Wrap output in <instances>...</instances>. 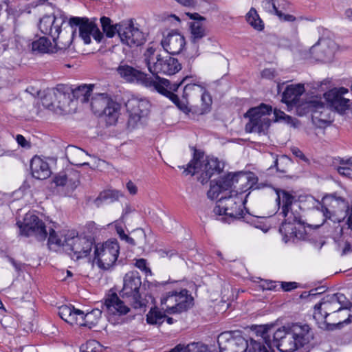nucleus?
<instances>
[{
	"label": "nucleus",
	"mask_w": 352,
	"mask_h": 352,
	"mask_svg": "<svg viewBox=\"0 0 352 352\" xmlns=\"http://www.w3.org/2000/svg\"><path fill=\"white\" fill-rule=\"evenodd\" d=\"M340 164L341 166L337 168L339 174L352 179V157L348 159H341Z\"/></svg>",
	"instance_id": "obj_43"
},
{
	"label": "nucleus",
	"mask_w": 352,
	"mask_h": 352,
	"mask_svg": "<svg viewBox=\"0 0 352 352\" xmlns=\"http://www.w3.org/2000/svg\"><path fill=\"white\" fill-rule=\"evenodd\" d=\"M254 175L252 173L246 174L243 172L235 173H228L223 177L219 182L225 192V195H229L231 190H235L236 184L239 182H246L253 179Z\"/></svg>",
	"instance_id": "obj_26"
},
{
	"label": "nucleus",
	"mask_w": 352,
	"mask_h": 352,
	"mask_svg": "<svg viewBox=\"0 0 352 352\" xmlns=\"http://www.w3.org/2000/svg\"><path fill=\"white\" fill-rule=\"evenodd\" d=\"M192 302L193 298L186 289L167 292L161 299L162 309L169 314L188 310L192 305Z\"/></svg>",
	"instance_id": "obj_11"
},
{
	"label": "nucleus",
	"mask_w": 352,
	"mask_h": 352,
	"mask_svg": "<svg viewBox=\"0 0 352 352\" xmlns=\"http://www.w3.org/2000/svg\"><path fill=\"white\" fill-rule=\"evenodd\" d=\"M291 164L290 159L286 156H281L279 159H276L274 161V166L276 168L277 171L282 173H287L288 167Z\"/></svg>",
	"instance_id": "obj_51"
},
{
	"label": "nucleus",
	"mask_w": 352,
	"mask_h": 352,
	"mask_svg": "<svg viewBox=\"0 0 352 352\" xmlns=\"http://www.w3.org/2000/svg\"><path fill=\"white\" fill-rule=\"evenodd\" d=\"M69 25L71 27H78L80 36L84 41L85 44L91 43V36L96 41L100 42L103 34L100 31L97 25L92 21H89L88 19L74 16L69 19Z\"/></svg>",
	"instance_id": "obj_17"
},
{
	"label": "nucleus",
	"mask_w": 352,
	"mask_h": 352,
	"mask_svg": "<svg viewBox=\"0 0 352 352\" xmlns=\"http://www.w3.org/2000/svg\"><path fill=\"white\" fill-rule=\"evenodd\" d=\"M1 326L7 331L8 334H13L16 327V319L11 316H3L1 319Z\"/></svg>",
	"instance_id": "obj_48"
},
{
	"label": "nucleus",
	"mask_w": 352,
	"mask_h": 352,
	"mask_svg": "<svg viewBox=\"0 0 352 352\" xmlns=\"http://www.w3.org/2000/svg\"><path fill=\"white\" fill-rule=\"evenodd\" d=\"M116 228L117 233L119 234L120 237L122 239H124L125 237H126V234L124 233V231L121 226H118L116 224Z\"/></svg>",
	"instance_id": "obj_64"
},
{
	"label": "nucleus",
	"mask_w": 352,
	"mask_h": 352,
	"mask_svg": "<svg viewBox=\"0 0 352 352\" xmlns=\"http://www.w3.org/2000/svg\"><path fill=\"white\" fill-rule=\"evenodd\" d=\"M8 0H5L4 3L7 5V8L6 9V12L8 14V19H10L12 23H14L16 21L17 10L14 8H12L8 6Z\"/></svg>",
	"instance_id": "obj_54"
},
{
	"label": "nucleus",
	"mask_w": 352,
	"mask_h": 352,
	"mask_svg": "<svg viewBox=\"0 0 352 352\" xmlns=\"http://www.w3.org/2000/svg\"><path fill=\"white\" fill-rule=\"evenodd\" d=\"M161 45L164 50L170 54H178L185 47L184 36L177 31L172 30L164 36Z\"/></svg>",
	"instance_id": "obj_24"
},
{
	"label": "nucleus",
	"mask_w": 352,
	"mask_h": 352,
	"mask_svg": "<svg viewBox=\"0 0 352 352\" xmlns=\"http://www.w3.org/2000/svg\"><path fill=\"white\" fill-rule=\"evenodd\" d=\"M248 196V194L244 195L243 190H231L229 195H221L214 212L234 219H241L243 217V208Z\"/></svg>",
	"instance_id": "obj_6"
},
{
	"label": "nucleus",
	"mask_w": 352,
	"mask_h": 352,
	"mask_svg": "<svg viewBox=\"0 0 352 352\" xmlns=\"http://www.w3.org/2000/svg\"><path fill=\"white\" fill-rule=\"evenodd\" d=\"M304 92L305 87L303 84L288 85L283 94L282 101L287 104L302 107L305 109L306 102L304 104L300 100V97Z\"/></svg>",
	"instance_id": "obj_27"
},
{
	"label": "nucleus",
	"mask_w": 352,
	"mask_h": 352,
	"mask_svg": "<svg viewBox=\"0 0 352 352\" xmlns=\"http://www.w3.org/2000/svg\"><path fill=\"white\" fill-rule=\"evenodd\" d=\"M104 307L110 315L122 316L130 311L129 307L120 299L116 293L111 294L105 299Z\"/></svg>",
	"instance_id": "obj_29"
},
{
	"label": "nucleus",
	"mask_w": 352,
	"mask_h": 352,
	"mask_svg": "<svg viewBox=\"0 0 352 352\" xmlns=\"http://www.w3.org/2000/svg\"><path fill=\"white\" fill-rule=\"evenodd\" d=\"M56 226L47 227L48 245L51 246L55 245L58 247H63L65 248L66 243H65V236L67 234V231L58 232L56 230Z\"/></svg>",
	"instance_id": "obj_36"
},
{
	"label": "nucleus",
	"mask_w": 352,
	"mask_h": 352,
	"mask_svg": "<svg viewBox=\"0 0 352 352\" xmlns=\"http://www.w3.org/2000/svg\"><path fill=\"white\" fill-rule=\"evenodd\" d=\"M129 113L128 127L133 129L138 125L142 118L148 114L150 104L144 99L131 98L125 104Z\"/></svg>",
	"instance_id": "obj_18"
},
{
	"label": "nucleus",
	"mask_w": 352,
	"mask_h": 352,
	"mask_svg": "<svg viewBox=\"0 0 352 352\" xmlns=\"http://www.w3.org/2000/svg\"><path fill=\"white\" fill-rule=\"evenodd\" d=\"M217 342L220 352H246L250 347L248 340L238 331L221 333Z\"/></svg>",
	"instance_id": "obj_15"
},
{
	"label": "nucleus",
	"mask_w": 352,
	"mask_h": 352,
	"mask_svg": "<svg viewBox=\"0 0 352 352\" xmlns=\"http://www.w3.org/2000/svg\"><path fill=\"white\" fill-rule=\"evenodd\" d=\"M123 282V287L120 293L122 297L127 298L134 309L146 307V302L142 298L140 293L142 281L139 273L138 272L126 273Z\"/></svg>",
	"instance_id": "obj_10"
},
{
	"label": "nucleus",
	"mask_w": 352,
	"mask_h": 352,
	"mask_svg": "<svg viewBox=\"0 0 352 352\" xmlns=\"http://www.w3.org/2000/svg\"><path fill=\"white\" fill-rule=\"evenodd\" d=\"M281 288L286 292H289L297 287L296 282H281Z\"/></svg>",
	"instance_id": "obj_57"
},
{
	"label": "nucleus",
	"mask_w": 352,
	"mask_h": 352,
	"mask_svg": "<svg viewBox=\"0 0 352 352\" xmlns=\"http://www.w3.org/2000/svg\"><path fill=\"white\" fill-rule=\"evenodd\" d=\"M30 170L33 177L41 180L47 179L52 174L47 162L37 155H35L31 160Z\"/></svg>",
	"instance_id": "obj_28"
},
{
	"label": "nucleus",
	"mask_w": 352,
	"mask_h": 352,
	"mask_svg": "<svg viewBox=\"0 0 352 352\" xmlns=\"http://www.w3.org/2000/svg\"><path fill=\"white\" fill-rule=\"evenodd\" d=\"M276 15L278 16L281 21L284 22H294L296 19L294 15L285 14L283 12H279V14Z\"/></svg>",
	"instance_id": "obj_56"
},
{
	"label": "nucleus",
	"mask_w": 352,
	"mask_h": 352,
	"mask_svg": "<svg viewBox=\"0 0 352 352\" xmlns=\"http://www.w3.org/2000/svg\"><path fill=\"white\" fill-rule=\"evenodd\" d=\"M166 316L157 308L151 309L146 316L147 322L151 324H161L165 320Z\"/></svg>",
	"instance_id": "obj_44"
},
{
	"label": "nucleus",
	"mask_w": 352,
	"mask_h": 352,
	"mask_svg": "<svg viewBox=\"0 0 352 352\" xmlns=\"http://www.w3.org/2000/svg\"><path fill=\"white\" fill-rule=\"evenodd\" d=\"M65 154L67 158L72 164L76 166H85L89 164L87 162H85L88 153L78 147L68 146L66 148Z\"/></svg>",
	"instance_id": "obj_32"
},
{
	"label": "nucleus",
	"mask_w": 352,
	"mask_h": 352,
	"mask_svg": "<svg viewBox=\"0 0 352 352\" xmlns=\"http://www.w3.org/2000/svg\"><path fill=\"white\" fill-rule=\"evenodd\" d=\"M263 78L271 79L275 76V70L273 69H265L261 73Z\"/></svg>",
	"instance_id": "obj_59"
},
{
	"label": "nucleus",
	"mask_w": 352,
	"mask_h": 352,
	"mask_svg": "<svg viewBox=\"0 0 352 352\" xmlns=\"http://www.w3.org/2000/svg\"><path fill=\"white\" fill-rule=\"evenodd\" d=\"M324 201H329V207L322 206V212L327 219L334 223H340L345 219L348 205L342 198L332 196L325 198Z\"/></svg>",
	"instance_id": "obj_20"
},
{
	"label": "nucleus",
	"mask_w": 352,
	"mask_h": 352,
	"mask_svg": "<svg viewBox=\"0 0 352 352\" xmlns=\"http://www.w3.org/2000/svg\"><path fill=\"white\" fill-rule=\"evenodd\" d=\"M32 50L34 52L45 54L56 52V47L50 40L45 36L38 38L32 41Z\"/></svg>",
	"instance_id": "obj_35"
},
{
	"label": "nucleus",
	"mask_w": 352,
	"mask_h": 352,
	"mask_svg": "<svg viewBox=\"0 0 352 352\" xmlns=\"http://www.w3.org/2000/svg\"><path fill=\"white\" fill-rule=\"evenodd\" d=\"M72 40V35L70 33L63 32L61 35L58 34L56 41L53 40L56 52L59 50L67 57H74V52L70 48Z\"/></svg>",
	"instance_id": "obj_31"
},
{
	"label": "nucleus",
	"mask_w": 352,
	"mask_h": 352,
	"mask_svg": "<svg viewBox=\"0 0 352 352\" xmlns=\"http://www.w3.org/2000/svg\"><path fill=\"white\" fill-rule=\"evenodd\" d=\"M225 195V192L223 190L219 182L210 181V189L208 191V197L212 199H219V195Z\"/></svg>",
	"instance_id": "obj_47"
},
{
	"label": "nucleus",
	"mask_w": 352,
	"mask_h": 352,
	"mask_svg": "<svg viewBox=\"0 0 352 352\" xmlns=\"http://www.w3.org/2000/svg\"><path fill=\"white\" fill-rule=\"evenodd\" d=\"M329 296H330L331 302L336 304L338 307H342V311L349 308L350 302L347 300L346 296L344 294L337 293Z\"/></svg>",
	"instance_id": "obj_50"
},
{
	"label": "nucleus",
	"mask_w": 352,
	"mask_h": 352,
	"mask_svg": "<svg viewBox=\"0 0 352 352\" xmlns=\"http://www.w3.org/2000/svg\"><path fill=\"white\" fill-rule=\"evenodd\" d=\"M274 0H264L262 2V6L263 8L270 12L275 14V5Z\"/></svg>",
	"instance_id": "obj_55"
},
{
	"label": "nucleus",
	"mask_w": 352,
	"mask_h": 352,
	"mask_svg": "<svg viewBox=\"0 0 352 352\" xmlns=\"http://www.w3.org/2000/svg\"><path fill=\"white\" fill-rule=\"evenodd\" d=\"M272 111V107L265 104L250 109L244 115L245 118H249V122L245 125V131L265 133L270 126L271 122L268 116Z\"/></svg>",
	"instance_id": "obj_9"
},
{
	"label": "nucleus",
	"mask_w": 352,
	"mask_h": 352,
	"mask_svg": "<svg viewBox=\"0 0 352 352\" xmlns=\"http://www.w3.org/2000/svg\"><path fill=\"white\" fill-rule=\"evenodd\" d=\"M96 346H99V344L95 341L88 342L86 344L87 349L91 348V351H88L89 352H97Z\"/></svg>",
	"instance_id": "obj_62"
},
{
	"label": "nucleus",
	"mask_w": 352,
	"mask_h": 352,
	"mask_svg": "<svg viewBox=\"0 0 352 352\" xmlns=\"http://www.w3.org/2000/svg\"><path fill=\"white\" fill-rule=\"evenodd\" d=\"M122 194L116 190H104L100 193L98 197L94 200V204L99 207L103 202H113L118 199Z\"/></svg>",
	"instance_id": "obj_38"
},
{
	"label": "nucleus",
	"mask_w": 352,
	"mask_h": 352,
	"mask_svg": "<svg viewBox=\"0 0 352 352\" xmlns=\"http://www.w3.org/2000/svg\"><path fill=\"white\" fill-rule=\"evenodd\" d=\"M246 21L254 29L261 31L264 28V23L259 17L256 10L252 8L246 14Z\"/></svg>",
	"instance_id": "obj_41"
},
{
	"label": "nucleus",
	"mask_w": 352,
	"mask_h": 352,
	"mask_svg": "<svg viewBox=\"0 0 352 352\" xmlns=\"http://www.w3.org/2000/svg\"><path fill=\"white\" fill-rule=\"evenodd\" d=\"M120 252L117 241L109 240L95 246L94 263L104 270L111 269L116 263Z\"/></svg>",
	"instance_id": "obj_12"
},
{
	"label": "nucleus",
	"mask_w": 352,
	"mask_h": 352,
	"mask_svg": "<svg viewBox=\"0 0 352 352\" xmlns=\"http://www.w3.org/2000/svg\"><path fill=\"white\" fill-rule=\"evenodd\" d=\"M64 23L65 19L62 16L45 15L40 19L38 28L42 33L51 36L56 41L61 33V27Z\"/></svg>",
	"instance_id": "obj_23"
},
{
	"label": "nucleus",
	"mask_w": 352,
	"mask_h": 352,
	"mask_svg": "<svg viewBox=\"0 0 352 352\" xmlns=\"http://www.w3.org/2000/svg\"><path fill=\"white\" fill-rule=\"evenodd\" d=\"M100 23L102 25L103 32L109 38L114 36L116 33L118 34L119 26L121 23L116 24L115 25L111 24V19L106 16H102L100 19Z\"/></svg>",
	"instance_id": "obj_42"
},
{
	"label": "nucleus",
	"mask_w": 352,
	"mask_h": 352,
	"mask_svg": "<svg viewBox=\"0 0 352 352\" xmlns=\"http://www.w3.org/2000/svg\"><path fill=\"white\" fill-rule=\"evenodd\" d=\"M322 307L323 306L321 302L314 306L313 317L319 328L324 330L332 331L336 328H340L342 324H349L351 322V315L349 314L348 318L342 321L339 320L338 322L332 323L327 322L326 318L328 316L323 312Z\"/></svg>",
	"instance_id": "obj_25"
},
{
	"label": "nucleus",
	"mask_w": 352,
	"mask_h": 352,
	"mask_svg": "<svg viewBox=\"0 0 352 352\" xmlns=\"http://www.w3.org/2000/svg\"><path fill=\"white\" fill-rule=\"evenodd\" d=\"M16 140L19 145L23 148H30V144L29 142L26 140V139L22 135H17L16 137Z\"/></svg>",
	"instance_id": "obj_58"
},
{
	"label": "nucleus",
	"mask_w": 352,
	"mask_h": 352,
	"mask_svg": "<svg viewBox=\"0 0 352 352\" xmlns=\"http://www.w3.org/2000/svg\"><path fill=\"white\" fill-rule=\"evenodd\" d=\"M199 18V20L193 21L190 23V32L192 34V42L197 43L199 39L206 36V29L203 25L201 20H204V17L200 16L198 14H192Z\"/></svg>",
	"instance_id": "obj_37"
},
{
	"label": "nucleus",
	"mask_w": 352,
	"mask_h": 352,
	"mask_svg": "<svg viewBox=\"0 0 352 352\" xmlns=\"http://www.w3.org/2000/svg\"><path fill=\"white\" fill-rule=\"evenodd\" d=\"M118 36L123 44L131 47L140 46L146 41L145 34L138 28L134 27L132 21L121 23L118 29Z\"/></svg>",
	"instance_id": "obj_19"
},
{
	"label": "nucleus",
	"mask_w": 352,
	"mask_h": 352,
	"mask_svg": "<svg viewBox=\"0 0 352 352\" xmlns=\"http://www.w3.org/2000/svg\"><path fill=\"white\" fill-rule=\"evenodd\" d=\"M305 109L307 112L311 113L313 123L319 127L331 122L329 109L322 102L317 99L307 102Z\"/></svg>",
	"instance_id": "obj_21"
},
{
	"label": "nucleus",
	"mask_w": 352,
	"mask_h": 352,
	"mask_svg": "<svg viewBox=\"0 0 352 352\" xmlns=\"http://www.w3.org/2000/svg\"><path fill=\"white\" fill-rule=\"evenodd\" d=\"M292 153L294 155H295L296 157L303 160H306V157L305 156V155L302 153V152L298 149V148H294L292 149Z\"/></svg>",
	"instance_id": "obj_63"
},
{
	"label": "nucleus",
	"mask_w": 352,
	"mask_h": 352,
	"mask_svg": "<svg viewBox=\"0 0 352 352\" xmlns=\"http://www.w3.org/2000/svg\"><path fill=\"white\" fill-rule=\"evenodd\" d=\"M188 80V78L186 77L178 85L174 84L170 85L168 80V84L164 88V93H160V94L168 98L177 107L183 111H188V104L193 103L199 98L204 104L209 106L212 103V99L209 94L206 93L205 88L201 85L196 83H187L183 89V94L182 96V100H180L177 95H175L173 91H177L179 86Z\"/></svg>",
	"instance_id": "obj_2"
},
{
	"label": "nucleus",
	"mask_w": 352,
	"mask_h": 352,
	"mask_svg": "<svg viewBox=\"0 0 352 352\" xmlns=\"http://www.w3.org/2000/svg\"><path fill=\"white\" fill-rule=\"evenodd\" d=\"M270 328L267 325L260 326L257 331V335L261 337V341H256L251 339V345L254 351L270 352L272 349V342L269 335Z\"/></svg>",
	"instance_id": "obj_30"
},
{
	"label": "nucleus",
	"mask_w": 352,
	"mask_h": 352,
	"mask_svg": "<svg viewBox=\"0 0 352 352\" xmlns=\"http://www.w3.org/2000/svg\"><path fill=\"white\" fill-rule=\"evenodd\" d=\"M126 188L131 195H135L137 193V186L131 181H129L126 184Z\"/></svg>",
	"instance_id": "obj_61"
},
{
	"label": "nucleus",
	"mask_w": 352,
	"mask_h": 352,
	"mask_svg": "<svg viewBox=\"0 0 352 352\" xmlns=\"http://www.w3.org/2000/svg\"><path fill=\"white\" fill-rule=\"evenodd\" d=\"M121 104L111 99L101 115L107 124L114 125L120 115Z\"/></svg>",
	"instance_id": "obj_33"
},
{
	"label": "nucleus",
	"mask_w": 352,
	"mask_h": 352,
	"mask_svg": "<svg viewBox=\"0 0 352 352\" xmlns=\"http://www.w3.org/2000/svg\"><path fill=\"white\" fill-rule=\"evenodd\" d=\"M65 250L74 260L87 256L93 246V241L85 236H75L74 232L67 231L65 236Z\"/></svg>",
	"instance_id": "obj_13"
},
{
	"label": "nucleus",
	"mask_w": 352,
	"mask_h": 352,
	"mask_svg": "<svg viewBox=\"0 0 352 352\" xmlns=\"http://www.w3.org/2000/svg\"><path fill=\"white\" fill-rule=\"evenodd\" d=\"M221 170V164L217 158H207L204 154L197 150L194 152L193 159L188 164L184 173L186 175L201 173L199 180L205 184L215 173L219 174Z\"/></svg>",
	"instance_id": "obj_7"
},
{
	"label": "nucleus",
	"mask_w": 352,
	"mask_h": 352,
	"mask_svg": "<svg viewBox=\"0 0 352 352\" xmlns=\"http://www.w3.org/2000/svg\"><path fill=\"white\" fill-rule=\"evenodd\" d=\"M336 45L328 38H322L310 49V53L317 60L327 62L332 59Z\"/></svg>",
	"instance_id": "obj_22"
},
{
	"label": "nucleus",
	"mask_w": 352,
	"mask_h": 352,
	"mask_svg": "<svg viewBox=\"0 0 352 352\" xmlns=\"http://www.w3.org/2000/svg\"><path fill=\"white\" fill-rule=\"evenodd\" d=\"M348 94V89L343 87H336L326 92L324 97L331 108L340 113H344L352 105V100L344 96Z\"/></svg>",
	"instance_id": "obj_16"
},
{
	"label": "nucleus",
	"mask_w": 352,
	"mask_h": 352,
	"mask_svg": "<svg viewBox=\"0 0 352 352\" xmlns=\"http://www.w3.org/2000/svg\"><path fill=\"white\" fill-rule=\"evenodd\" d=\"M57 107H60V104L67 100V95L64 91V87L58 86L56 88L50 90Z\"/></svg>",
	"instance_id": "obj_45"
},
{
	"label": "nucleus",
	"mask_w": 352,
	"mask_h": 352,
	"mask_svg": "<svg viewBox=\"0 0 352 352\" xmlns=\"http://www.w3.org/2000/svg\"><path fill=\"white\" fill-rule=\"evenodd\" d=\"M273 342L281 352H294L308 344L313 333L307 324H294L289 327L279 328L274 333Z\"/></svg>",
	"instance_id": "obj_1"
},
{
	"label": "nucleus",
	"mask_w": 352,
	"mask_h": 352,
	"mask_svg": "<svg viewBox=\"0 0 352 352\" xmlns=\"http://www.w3.org/2000/svg\"><path fill=\"white\" fill-rule=\"evenodd\" d=\"M54 182L57 186H67L72 189L77 186L75 182H72L71 179H68L67 176L63 173H59L54 177Z\"/></svg>",
	"instance_id": "obj_49"
},
{
	"label": "nucleus",
	"mask_w": 352,
	"mask_h": 352,
	"mask_svg": "<svg viewBox=\"0 0 352 352\" xmlns=\"http://www.w3.org/2000/svg\"><path fill=\"white\" fill-rule=\"evenodd\" d=\"M275 14L283 12L289 7V3L285 0H274Z\"/></svg>",
	"instance_id": "obj_53"
},
{
	"label": "nucleus",
	"mask_w": 352,
	"mask_h": 352,
	"mask_svg": "<svg viewBox=\"0 0 352 352\" xmlns=\"http://www.w3.org/2000/svg\"><path fill=\"white\" fill-rule=\"evenodd\" d=\"M276 201L279 206L282 204L280 214L285 218L279 228V232L283 235L284 241L287 243L291 238L298 237L294 223H301L300 217L298 214L293 212L292 206L295 201V197L288 192L285 190L278 192Z\"/></svg>",
	"instance_id": "obj_4"
},
{
	"label": "nucleus",
	"mask_w": 352,
	"mask_h": 352,
	"mask_svg": "<svg viewBox=\"0 0 352 352\" xmlns=\"http://www.w3.org/2000/svg\"><path fill=\"white\" fill-rule=\"evenodd\" d=\"M160 51V49L148 47L143 54L144 62L148 70L154 76L153 78L159 76V74L173 75L178 72L182 67L177 59L167 54L163 56Z\"/></svg>",
	"instance_id": "obj_3"
},
{
	"label": "nucleus",
	"mask_w": 352,
	"mask_h": 352,
	"mask_svg": "<svg viewBox=\"0 0 352 352\" xmlns=\"http://www.w3.org/2000/svg\"><path fill=\"white\" fill-rule=\"evenodd\" d=\"M321 302L323 306V312L327 314V316L333 313H340L342 311V307H338L336 304L331 302L329 295L322 298Z\"/></svg>",
	"instance_id": "obj_46"
},
{
	"label": "nucleus",
	"mask_w": 352,
	"mask_h": 352,
	"mask_svg": "<svg viewBox=\"0 0 352 352\" xmlns=\"http://www.w3.org/2000/svg\"><path fill=\"white\" fill-rule=\"evenodd\" d=\"M111 99L107 94L96 95L91 101V110L95 114L101 116Z\"/></svg>",
	"instance_id": "obj_34"
},
{
	"label": "nucleus",
	"mask_w": 352,
	"mask_h": 352,
	"mask_svg": "<svg viewBox=\"0 0 352 352\" xmlns=\"http://www.w3.org/2000/svg\"><path fill=\"white\" fill-rule=\"evenodd\" d=\"M58 315L63 320L72 325L78 324L91 329L101 318L102 311L94 309L85 314L84 311L76 309L74 306L62 305L58 308Z\"/></svg>",
	"instance_id": "obj_8"
},
{
	"label": "nucleus",
	"mask_w": 352,
	"mask_h": 352,
	"mask_svg": "<svg viewBox=\"0 0 352 352\" xmlns=\"http://www.w3.org/2000/svg\"><path fill=\"white\" fill-rule=\"evenodd\" d=\"M93 87V85H80L73 90V96L80 102H87L89 101Z\"/></svg>",
	"instance_id": "obj_39"
},
{
	"label": "nucleus",
	"mask_w": 352,
	"mask_h": 352,
	"mask_svg": "<svg viewBox=\"0 0 352 352\" xmlns=\"http://www.w3.org/2000/svg\"><path fill=\"white\" fill-rule=\"evenodd\" d=\"M42 105L49 109L56 107L54 99L53 98L50 90L45 94L41 99Z\"/></svg>",
	"instance_id": "obj_52"
},
{
	"label": "nucleus",
	"mask_w": 352,
	"mask_h": 352,
	"mask_svg": "<svg viewBox=\"0 0 352 352\" xmlns=\"http://www.w3.org/2000/svg\"><path fill=\"white\" fill-rule=\"evenodd\" d=\"M117 72L126 81L141 84L151 91H155L158 93H164V88L168 84V80L166 78L160 76L152 78L127 65H120L117 68Z\"/></svg>",
	"instance_id": "obj_5"
},
{
	"label": "nucleus",
	"mask_w": 352,
	"mask_h": 352,
	"mask_svg": "<svg viewBox=\"0 0 352 352\" xmlns=\"http://www.w3.org/2000/svg\"><path fill=\"white\" fill-rule=\"evenodd\" d=\"M169 352H208V349L204 344L192 342L187 346L178 344Z\"/></svg>",
	"instance_id": "obj_40"
},
{
	"label": "nucleus",
	"mask_w": 352,
	"mask_h": 352,
	"mask_svg": "<svg viewBox=\"0 0 352 352\" xmlns=\"http://www.w3.org/2000/svg\"><path fill=\"white\" fill-rule=\"evenodd\" d=\"M135 266L142 271L147 270L146 261L143 258L137 260Z\"/></svg>",
	"instance_id": "obj_60"
},
{
	"label": "nucleus",
	"mask_w": 352,
	"mask_h": 352,
	"mask_svg": "<svg viewBox=\"0 0 352 352\" xmlns=\"http://www.w3.org/2000/svg\"><path fill=\"white\" fill-rule=\"evenodd\" d=\"M21 234L30 236H34L38 241H44L47 236V227L36 215L27 213L23 222H16Z\"/></svg>",
	"instance_id": "obj_14"
}]
</instances>
